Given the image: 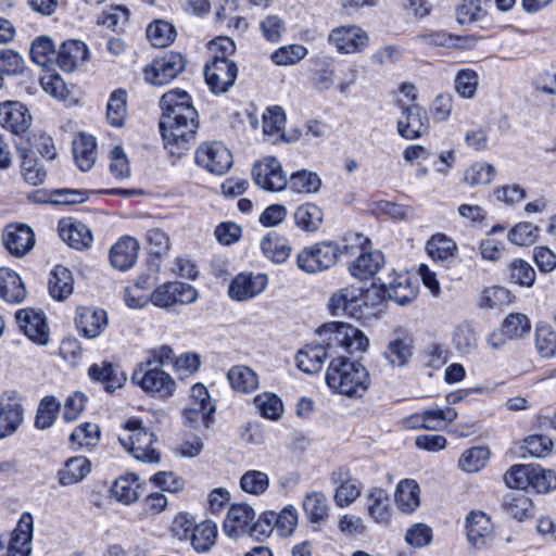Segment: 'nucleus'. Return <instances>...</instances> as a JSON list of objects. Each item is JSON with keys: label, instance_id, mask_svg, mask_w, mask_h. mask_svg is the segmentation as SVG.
Returning <instances> with one entry per match:
<instances>
[{"label": "nucleus", "instance_id": "c756f323", "mask_svg": "<svg viewBox=\"0 0 556 556\" xmlns=\"http://www.w3.org/2000/svg\"><path fill=\"white\" fill-rule=\"evenodd\" d=\"M88 375L93 381L102 383L104 390L110 393L121 388L126 380L125 376L117 372V368L109 362L91 365Z\"/></svg>", "mask_w": 556, "mask_h": 556}, {"label": "nucleus", "instance_id": "9d476101", "mask_svg": "<svg viewBox=\"0 0 556 556\" xmlns=\"http://www.w3.org/2000/svg\"><path fill=\"white\" fill-rule=\"evenodd\" d=\"M401 116L397 119V132L406 140L420 138L428 129V117L426 111L417 103L405 104L397 102Z\"/></svg>", "mask_w": 556, "mask_h": 556}, {"label": "nucleus", "instance_id": "09e8293b", "mask_svg": "<svg viewBox=\"0 0 556 556\" xmlns=\"http://www.w3.org/2000/svg\"><path fill=\"white\" fill-rule=\"evenodd\" d=\"M417 295V290L410 285L407 277H399L386 289V298L396 302L400 305L410 303Z\"/></svg>", "mask_w": 556, "mask_h": 556}, {"label": "nucleus", "instance_id": "ddd939ff", "mask_svg": "<svg viewBox=\"0 0 556 556\" xmlns=\"http://www.w3.org/2000/svg\"><path fill=\"white\" fill-rule=\"evenodd\" d=\"M252 176L255 185L267 191H281L288 184L280 162L273 156L257 162L253 166Z\"/></svg>", "mask_w": 556, "mask_h": 556}, {"label": "nucleus", "instance_id": "864d4df0", "mask_svg": "<svg viewBox=\"0 0 556 556\" xmlns=\"http://www.w3.org/2000/svg\"><path fill=\"white\" fill-rule=\"evenodd\" d=\"M60 402L54 396H45L38 406L35 425L38 429L50 428L60 410Z\"/></svg>", "mask_w": 556, "mask_h": 556}, {"label": "nucleus", "instance_id": "f3484780", "mask_svg": "<svg viewBox=\"0 0 556 556\" xmlns=\"http://www.w3.org/2000/svg\"><path fill=\"white\" fill-rule=\"evenodd\" d=\"M31 538L33 518L29 514H23L12 533L8 547L0 540V556H29Z\"/></svg>", "mask_w": 556, "mask_h": 556}, {"label": "nucleus", "instance_id": "9b49d317", "mask_svg": "<svg viewBox=\"0 0 556 556\" xmlns=\"http://www.w3.org/2000/svg\"><path fill=\"white\" fill-rule=\"evenodd\" d=\"M197 296V290L189 283L170 281L155 288L150 295V301L155 306L167 308L176 304L192 303Z\"/></svg>", "mask_w": 556, "mask_h": 556}, {"label": "nucleus", "instance_id": "423d86ee", "mask_svg": "<svg viewBox=\"0 0 556 556\" xmlns=\"http://www.w3.org/2000/svg\"><path fill=\"white\" fill-rule=\"evenodd\" d=\"M344 254L343 247L333 241H320L303 248L296 255L298 267L307 274L327 270Z\"/></svg>", "mask_w": 556, "mask_h": 556}, {"label": "nucleus", "instance_id": "393cba45", "mask_svg": "<svg viewBox=\"0 0 556 556\" xmlns=\"http://www.w3.org/2000/svg\"><path fill=\"white\" fill-rule=\"evenodd\" d=\"M59 236L76 250L89 248L92 242V235L88 226L72 219H63L59 223Z\"/></svg>", "mask_w": 556, "mask_h": 556}, {"label": "nucleus", "instance_id": "cd10ccee", "mask_svg": "<svg viewBox=\"0 0 556 556\" xmlns=\"http://www.w3.org/2000/svg\"><path fill=\"white\" fill-rule=\"evenodd\" d=\"M26 288L20 275L8 268H0V298L8 303L17 304L26 298Z\"/></svg>", "mask_w": 556, "mask_h": 556}, {"label": "nucleus", "instance_id": "b1692460", "mask_svg": "<svg viewBox=\"0 0 556 556\" xmlns=\"http://www.w3.org/2000/svg\"><path fill=\"white\" fill-rule=\"evenodd\" d=\"M88 59L89 51L85 42L70 39L59 48L56 63L62 71L71 73L85 64Z\"/></svg>", "mask_w": 556, "mask_h": 556}, {"label": "nucleus", "instance_id": "aec40b11", "mask_svg": "<svg viewBox=\"0 0 556 556\" xmlns=\"http://www.w3.org/2000/svg\"><path fill=\"white\" fill-rule=\"evenodd\" d=\"M30 123L31 116L21 102L8 101L0 104V125L12 134H24Z\"/></svg>", "mask_w": 556, "mask_h": 556}, {"label": "nucleus", "instance_id": "6e6552de", "mask_svg": "<svg viewBox=\"0 0 556 556\" xmlns=\"http://www.w3.org/2000/svg\"><path fill=\"white\" fill-rule=\"evenodd\" d=\"M238 67L224 55H215L204 66L205 81L214 93L226 92L236 81Z\"/></svg>", "mask_w": 556, "mask_h": 556}, {"label": "nucleus", "instance_id": "72a5a7b5", "mask_svg": "<svg viewBox=\"0 0 556 556\" xmlns=\"http://www.w3.org/2000/svg\"><path fill=\"white\" fill-rule=\"evenodd\" d=\"M419 494L420 489L415 480L405 479L400 481L394 494L397 508L405 514L415 511L420 505Z\"/></svg>", "mask_w": 556, "mask_h": 556}, {"label": "nucleus", "instance_id": "a211bd4d", "mask_svg": "<svg viewBox=\"0 0 556 556\" xmlns=\"http://www.w3.org/2000/svg\"><path fill=\"white\" fill-rule=\"evenodd\" d=\"M329 41L339 52L357 53L368 45V36L361 27L348 25L332 29Z\"/></svg>", "mask_w": 556, "mask_h": 556}, {"label": "nucleus", "instance_id": "2eb2a0df", "mask_svg": "<svg viewBox=\"0 0 556 556\" xmlns=\"http://www.w3.org/2000/svg\"><path fill=\"white\" fill-rule=\"evenodd\" d=\"M466 536L476 549L489 548L494 541L493 525L482 511H472L466 518Z\"/></svg>", "mask_w": 556, "mask_h": 556}, {"label": "nucleus", "instance_id": "13d9d810", "mask_svg": "<svg viewBox=\"0 0 556 556\" xmlns=\"http://www.w3.org/2000/svg\"><path fill=\"white\" fill-rule=\"evenodd\" d=\"M530 329V319L521 313L509 314L502 324V331L507 339L520 338L527 334Z\"/></svg>", "mask_w": 556, "mask_h": 556}, {"label": "nucleus", "instance_id": "a19ab883", "mask_svg": "<svg viewBox=\"0 0 556 556\" xmlns=\"http://www.w3.org/2000/svg\"><path fill=\"white\" fill-rule=\"evenodd\" d=\"M138 478L134 473L121 476L111 488L112 495L126 505L135 503L139 498Z\"/></svg>", "mask_w": 556, "mask_h": 556}, {"label": "nucleus", "instance_id": "0eeeda50", "mask_svg": "<svg viewBox=\"0 0 556 556\" xmlns=\"http://www.w3.org/2000/svg\"><path fill=\"white\" fill-rule=\"evenodd\" d=\"M131 381L144 392L162 397L172 396L176 383L174 379L157 366L139 364L131 375Z\"/></svg>", "mask_w": 556, "mask_h": 556}, {"label": "nucleus", "instance_id": "a878e982", "mask_svg": "<svg viewBox=\"0 0 556 556\" xmlns=\"http://www.w3.org/2000/svg\"><path fill=\"white\" fill-rule=\"evenodd\" d=\"M139 243L132 237L121 238L110 250V262L119 270L130 268L138 257Z\"/></svg>", "mask_w": 556, "mask_h": 556}, {"label": "nucleus", "instance_id": "37998d69", "mask_svg": "<svg viewBox=\"0 0 556 556\" xmlns=\"http://www.w3.org/2000/svg\"><path fill=\"white\" fill-rule=\"evenodd\" d=\"M303 509L313 523H321L328 517L327 498L321 492L308 493L303 501Z\"/></svg>", "mask_w": 556, "mask_h": 556}, {"label": "nucleus", "instance_id": "c03bdc74", "mask_svg": "<svg viewBox=\"0 0 556 556\" xmlns=\"http://www.w3.org/2000/svg\"><path fill=\"white\" fill-rule=\"evenodd\" d=\"M176 37L174 26L163 20H157L147 27V38L153 47L165 48L169 46Z\"/></svg>", "mask_w": 556, "mask_h": 556}, {"label": "nucleus", "instance_id": "c9c22d12", "mask_svg": "<svg viewBox=\"0 0 556 556\" xmlns=\"http://www.w3.org/2000/svg\"><path fill=\"white\" fill-rule=\"evenodd\" d=\"M48 287L49 293L53 299L63 301L73 293L74 277L66 267L55 266L51 271Z\"/></svg>", "mask_w": 556, "mask_h": 556}, {"label": "nucleus", "instance_id": "680f3d73", "mask_svg": "<svg viewBox=\"0 0 556 556\" xmlns=\"http://www.w3.org/2000/svg\"><path fill=\"white\" fill-rule=\"evenodd\" d=\"M269 485L267 473L261 470H248L240 479L241 489L253 495L263 494Z\"/></svg>", "mask_w": 556, "mask_h": 556}, {"label": "nucleus", "instance_id": "4be33fe9", "mask_svg": "<svg viewBox=\"0 0 556 556\" xmlns=\"http://www.w3.org/2000/svg\"><path fill=\"white\" fill-rule=\"evenodd\" d=\"M16 321L23 332L35 343L46 345L49 342V332L45 317L34 309H20Z\"/></svg>", "mask_w": 556, "mask_h": 556}, {"label": "nucleus", "instance_id": "f704fd0d", "mask_svg": "<svg viewBox=\"0 0 556 556\" xmlns=\"http://www.w3.org/2000/svg\"><path fill=\"white\" fill-rule=\"evenodd\" d=\"M17 153L21 159V174L24 180L31 186L41 185L47 177V172L34 157L31 149L17 147Z\"/></svg>", "mask_w": 556, "mask_h": 556}, {"label": "nucleus", "instance_id": "1a4fd4ad", "mask_svg": "<svg viewBox=\"0 0 556 556\" xmlns=\"http://www.w3.org/2000/svg\"><path fill=\"white\" fill-rule=\"evenodd\" d=\"M185 67V59L178 52H168L152 61L143 70L144 79L154 86L173 80Z\"/></svg>", "mask_w": 556, "mask_h": 556}, {"label": "nucleus", "instance_id": "7ed1b4c3", "mask_svg": "<svg viewBox=\"0 0 556 556\" xmlns=\"http://www.w3.org/2000/svg\"><path fill=\"white\" fill-rule=\"evenodd\" d=\"M316 333L318 344H323L327 356L342 349L348 353L365 352L369 348V339L358 328L339 321H331L320 326Z\"/></svg>", "mask_w": 556, "mask_h": 556}, {"label": "nucleus", "instance_id": "69168bd1", "mask_svg": "<svg viewBox=\"0 0 556 556\" xmlns=\"http://www.w3.org/2000/svg\"><path fill=\"white\" fill-rule=\"evenodd\" d=\"M54 54V43L50 37L40 36L33 41L30 58L36 64L47 66Z\"/></svg>", "mask_w": 556, "mask_h": 556}, {"label": "nucleus", "instance_id": "4c0bfd02", "mask_svg": "<svg viewBox=\"0 0 556 556\" xmlns=\"http://www.w3.org/2000/svg\"><path fill=\"white\" fill-rule=\"evenodd\" d=\"M90 469V462L86 457H72L58 472L59 483L61 485H71L78 483L88 476Z\"/></svg>", "mask_w": 556, "mask_h": 556}, {"label": "nucleus", "instance_id": "20e7f679", "mask_svg": "<svg viewBox=\"0 0 556 556\" xmlns=\"http://www.w3.org/2000/svg\"><path fill=\"white\" fill-rule=\"evenodd\" d=\"M343 245L344 255L353 256L358 254L356 260L349 265L353 277L367 279L372 277L384 264V256L380 251H366L369 240L361 233H354L346 238Z\"/></svg>", "mask_w": 556, "mask_h": 556}, {"label": "nucleus", "instance_id": "c85d7f7f", "mask_svg": "<svg viewBox=\"0 0 556 556\" xmlns=\"http://www.w3.org/2000/svg\"><path fill=\"white\" fill-rule=\"evenodd\" d=\"M361 295L362 288L355 286L344 287L330 296L328 306L332 314H338L339 311H343L355 318L359 303L358 296Z\"/></svg>", "mask_w": 556, "mask_h": 556}, {"label": "nucleus", "instance_id": "7c9ffc66", "mask_svg": "<svg viewBox=\"0 0 556 556\" xmlns=\"http://www.w3.org/2000/svg\"><path fill=\"white\" fill-rule=\"evenodd\" d=\"M75 323L86 338L92 339L98 337L106 325V314L104 311L81 308L77 312Z\"/></svg>", "mask_w": 556, "mask_h": 556}, {"label": "nucleus", "instance_id": "a18cd8bd", "mask_svg": "<svg viewBox=\"0 0 556 556\" xmlns=\"http://www.w3.org/2000/svg\"><path fill=\"white\" fill-rule=\"evenodd\" d=\"M126 91L118 89L112 92L106 106L108 122L114 127H122L127 115Z\"/></svg>", "mask_w": 556, "mask_h": 556}, {"label": "nucleus", "instance_id": "39448f33", "mask_svg": "<svg viewBox=\"0 0 556 556\" xmlns=\"http://www.w3.org/2000/svg\"><path fill=\"white\" fill-rule=\"evenodd\" d=\"M118 441L136 459L148 464L160 462L159 452L152 447L156 437L140 420H128L125 433L118 437Z\"/></svg>", "mask_w": 556, "mask_h": 556}, {"label": "nucleus", "instance_id": "79ce46f5", "mask_svg": "<svg viewBox=\"0 0 556 556\" xmlns=\"http://www.w3.org/2000/svg\"><path fill=\"white\" fill-rule=\"evenodd\" d=\"M217 532L216 525L205 520L194 527L189 541L198 553H204L215 544Z\"/></svg>", "mask_w": 556, "mask_h": 556}, {"label": "nucleus", "instance_id": "58836bf2", "mask_svg": "<svg viewBox=\"0 0 556 556\" xmlns=\"http://www.w3.org/2000/svg\"><path fill=\"white\" fill-rule=\"evenodd\" d=\"M227 379L231 388L241 393H250L257 389L258 378L248 366L237 365L229 369Z\"/></svg>", "mask_w": 556, "mask_h": 556}, {"label": "nucleus", "instance_id": "774afa93", "mask_svg": "<svg viewBox=\"0 0 556 556\" xmlns=\"http://www.w3.org/2000/svg\"><path fill=\"white\" fill-rule=\"evenodd\" d=\"M530 486L538 493H547L556 489V471L533 465Z\"/></svg>", "mask_w": 556, "mask_h": 556}, {"label": "nucleus", "instance_id": "f03ea898", "mask_svg": "<svg viewBox=\"0 0 556 556\" xmlns=\"http://www.w3.org/2000/svg\"><path fill=\"white\" fill-rule=\"evenodd\" d=\"M325 379L333 392L348 397H362L370 384L366 367L344 356L331 359Z\"/></svg>", "mask_w": 556, "mask_h": 556}, {"label": "nucleus", "instance_id": "de8ad7c7", "mask_svg": "<svg viewBox=\"0 0 556 556\" xmlns=\"http://www.w3.org/2000/svg\"><path fill=\"white\" fill-rule=\"evenodd\" d=\"M289 186L298 193H315L320 189L321 180L316 173L302 169L291 175Z\"/></svg>", "mask_w": 556, "mask_h": 556}, {"label": "nucleus", "instance_id": "473e14b6", "mask_svg": "<svg viewBox=\"0 0 556 556\" xmlns=\"http://www.w3.org/2000/svg\"><path fill=\"white\" fill-rule=\"evenodd\" d=\"M73 153L77 166L86 172L89 170L97 157L96 139L86 134H79L73 141Z\"/></svg>", "mask_w": 556, "mask_h": 556}, {"label": "nucleus", "instance_id": "49530a36", "mask_svg": "<svg viewBox=\"0 0 556 556\" xmlns=\"http://www.w3.org/2000/svg\"><path fill=\"white\" fill-rule=\"evenodd\" d=\"M263 253L275 263H283L291 253V247L277 235H267L261 241Z\"/></svg>", "mask_w": 556, "mask_h": 556}, {"label": "nucleus", "instance_id": "603ef678", "mask_svg": "<svg viewBox=\"0 0 556 556\" xmlns=\"http://www.w3.org/2000/svg\"><path fill=\"white\" fill-rule=\"evenodd\" d=\"M456 243L445 236H433L427 243V251L433 261H447L454 256Z\"/></svg>", "mask_w": 556, "mask_h": 556}, {"label": "nucleus", "instance_id": "bb28decb", "mask_svg": "<svg viewBox=\"0 0 556 556\" xmlns=\"http://www.w3.org/2000/svg\"><path fill=\"white\" fill-rule=\"evenodd\" d=\"M368 516L377 523L388 525L392 516L389 493L381 488L371 489L366 496Z\"/></svg>", "mask_w": 556, "mask_h": 556}, {"label": "nucleus", "instance_id": "e2e57ef3", "mask_svg": "<svg viewBox=\"0 0 556 556\" xmlns=\"http://www.w3.org/2000/svg\"><path fill=\"white\" fill-rule=\"evenodd\" d=\"M509 280L522 287H531L535 280V270L527 261L514 260L509 264Z\"/></svg>", "mask_w": 556, "mask_h": 556}, {"label": "nucleus", "instance_id": "e433bc0d", "mask_svg": "<svg viewBox=\"0 0 556 556\" xmlns=\"http://www.w3.org/2000/svg\"><path fill=\"white\" fill-rule=\"evenodd\" d=\"M293 219L300 229L306 232H313L320 228L324 220V213L318 205L307 202L295 208Z\"/></svg>", "mask_w": 556, "mask_h": 556}, {"label": "nucleus", "instance_id": "0e129e2a", "mask_svg": "<svg viewBox=\"0 0 556 556\" xmlns=\"http://www.w3.org/2000/svg\"><path fill=\"white\" fill-rule=\"evenodd\" d=\"M533 465H514L504 475V481L510 489L525 490L531 484Z\"/></svg>", "mask_w": 556, "mask_h": 556}, {"label": "nucleus", "instance_id": "4d7b16f0", "mask_svg": "<svg viewBox=\"0 0 556 556\" xmlns=\"http://www.w3.org/2000/svg\"><path fill=\"white\" fill-rule=\"evenodd\" d=\"M100 440V428L96 424L85 422L78 426L70 435V441L78 447H93Z\"/></svg>", "mask_w": 556, "mask_h": 556}, {"label": "nucleus", "instance_id": "6ab92c4d", "mask_svg": "<svg viewBox=\"0 0 556 556\" xmlns=\"http://www.w3.org/2000/svg\"><path fill=\"white\" fill-rule=\"evenodd\" d=\"M2 240L10 254L15 257H23L34 248L35 233L25 224H12L5 227Z\"/></svg>", "mask_w": 556, "mask_h": 556}, {"label": "nucleus", "instance_id": "5701e85b", "mask_svg": "<svg viewBox=\"0 0 556 556\" xmlns=\"http://www.w3.org/2000/svg\"><path fill=\"white\" fill-rule=\"evenodd\" d=\"M359 303L355 319L370 320L377 318L383 312L386 302V288L383 286L372 285L370 288L363 290L358 296Z\"/></svg>", "mask_w": 556, "mask_h": 556}, {"label": "nucleus", "instance_id": "5fc2aeb1", "mask_svg": "<svg viewBox=\"0 0 556 556\" xmlns=\"http://www.w3.org/2000/svg\"><path fill=\"white\" fill-rule=\"evenodd\" d=\"M540 228L528 222L518 223L507 233L510 243L519 247L533 244L539 236Z\"/></svg>", "mask_w": 556, "mask_h": 556}, {"label": "nucleus", "instance_id": "4468645a", "mask_svg": "<svg viewBox=\"0 0 556 556\" xmlns=\"http://www.w3.org/2000/svg\"><path fill=\"white\" fill-rule=\"evenodd\" d=\"M24 407L15 392L0 394V439L12 435L23 424Z\"/></svg>", "mask_w": 556, "mask_h": 556}, {"label": "nucleus", "instance_id": "412c9836", "mask_svg": "<svg viewBox=\"0 0 556 556\" xmlns=\"http://www.w3.org/2000/svg\"><path fill=\"white\" fill-rule=\"evenodd\" d=\"M254 509L248 504H233L224 520V532L232 539L248 534L254 520Z\"/></svg>", "mask_w": 556, "mask_h": 556}, {"label": "nucleus", "instance_id": "6e6d98bb", "mask_svg": "<svg viewBox=\"0 0 556 556\" xmlns=\"http://www.w3.org/2000/svg\"><path fill=\"white\" fill-rule=\"evenodd\" d=\"M254 404L258 413L270 420H278L283 412L281 400L274 393H262L255 396Z\"/></svg>", "mask_w": 556, "mask_h": 556}, {"label": "nucleus", "instance_id": "052dcab7", "mask_svg": "<svg viewBox=\"0 0 556 556\" xmlns=\"http://www.w3.org/2000/svg\"><path fill=\"white\" fill-rule=\"evenodd\" d=\"M535 346L543 357L553 356L556 352V333L549 325L539 324L535 329Z\"/></svg>", "mask_w": 556, "mask_h": 556}, {"label": "nucleus", "instance_id": "338daca9", "mask_svg": "<svg viewBox=\"0 0 556 556\" xmlns=\"http://www.w3.org/2000/svg\"><path fill=\"white\" fill-rule=\"evenodd\" d=\"M496 174V169L493 165L483 162H477L472 164L465 172V181L470 186L490 184Z\"/></svg>", "mask_w": 556, "mask_h": 556}, {"label": "nucleus", "instance_id": "bf43d9fd", "mask_svg": "<svg viewBox=\"0 0 556 556\" xmlns=\"http://www.w3.org/2000/svg\"><path fill=\"white\" fill-rule=\"evenodd\" d=\"M478 85L479 76L473 70H460L455 76V91L464 99H471L476 94Z\"/></svg>", "mask_w": 556, "mask_h": 556}, {"label": "nucleus", "instance_id": "3c124183", "mask_svg": "<svg viewBox=\"0 0 556 556\" xmlns=\"http://www.w3.org/2000/svg\"><path fill=\"white\" fill-rule=\"evenodd\" d=\"M489 456L490 451L488 447L475 446L462 454L458 466L466 472H477L484 467Z\"/></svg>", "mask_w": 556, "mask_h": 556}, {"label": "nucleus", "instance_id": "dca6fc26", "mask_svg": "<svg viewBox=\"0 0 556 556\" xmlns=\"http://www.w3.org/2000/svg\"><path fill=\"white\" fill-rule=\"evenodd\" d=\"M268 285L265 274L241 273L237 275L228 287L230 299L243 302L261 294Z\"/></svg>", "mask_w": 556, "mask_h": 556}, {"label": "nucleus", "instance_id": "2f4dec72", "mask_svg": "<svg viewBox=\"0 0 556 556\" xmlns=\"http://www.w3.org/2000/svg\"><path fill=\"white\" fill-rule=\"evenodd\" d=\"M327 357V351L323 344H307L298 352L295 362L300 370L315 374L321 369Z\"/></svg>", "mask_w": 556, "mask_h": 556}, {"label": "nucleus", "instance_id": "ea45409f", "mask_svg": "<svg viewBox=\"0 0 556 556\" xmlns=\"http://www.w3.org/2000/svg\"><path fill=\"white\" fill-rule=\"evenodd\" d=\"M215 406L212 403L190 402L188 407L184 409L182 416L186 425L192 428L203 426L208 428L213 420Z\"/></svg>", "mask_w": 556, "mask_h": 556}, {"label": "nucleus", "instance_id": "f8f14e48", "mask_svg": "<svg viewBox=\"0 0 556 556\" xmlns=\"http://www.w3.org/2000/svg\"><path fill=\"white\" fill-rule=\"evenodd\" d=\"M195 162L208 172L223 175L232 165V155L222 142H204L195 151Z\"/></svg>", "mask_w": 556, "mask_h": 556}, {"label": "nucleus", "instance_id": "f257e3e1", "mask_svg": "<svg viewBox=\"0 0 556 556\" xmlns=\"http://www.w3.org/2000/svg\"><path fill=\"white\" fill-rule=\"evenodd\" d=\"M160 130L172 155H180L199 127L198 112L190 96L182 90H170L161 97Z\"/></svg>", "mask_w": 556, "mask_h": 556}, {"label": "nucleus", "instance_id": "8fccbe9b", "mask_svg": "<svg viewBox=\"0 0 556 556\" xmlns=\"http://www.w3.org/2000/svg\"><path fill=\"white\" fill-rule=\"evenodd\" d=\"M505 509L513 518L521 521L532 515L533 505L525 493H510L505 497Z\"/></svg>", "mask_w": 556, "mask_h": 556}]
</instances>
